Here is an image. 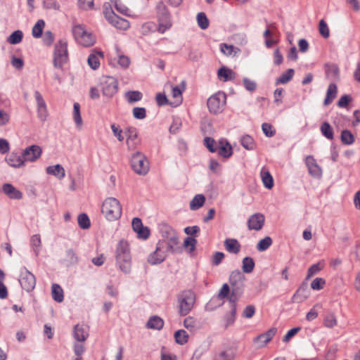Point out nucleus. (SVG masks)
Listing matches in <instances>:
<instances>
[{
    "label": "nucleus",
    "mask_w": 360,
    "mask_h": 360,
    "mask_svg": "<svg viewBox=\"0 0 360 360\" xmlns=\"http://www.w3.org/2000/svg\"><path fill=\"white\" fill-rule=\"evenodd\" d=\"M204 145L211 153H215L217 150V146L214 139L205 137L204 139Z\"/></svg>",
    "instance_id": "5fc2aeb1"
},
{
    "label": "nucleus",
    "mask_w": 360,
    "mask_h": 360,
    "mask_svg": "<svg viewBox=\"0 0 360 360\" xmlns=\"http://www.w3.org/2000/svg\"><path fill=\"white\" fill-rule=\"evenodd\" d=\"M161 233L163 239H167L178 234L172 226L167 224L162 226Z\"/></svg>",
    "instance_id": "09e8293b"
},
{
    "label": "nucleus",
    "mask_w": 360,
    "mask_h": 360,
    "mask_svg": "<svg viewBox=\"0 0 360 360\" xmlns=\"http://www.w3.org/2000/svg\"><path fill=\"white\" fill-rule=\"evenodd\" d=\"M65 262L68 266H74L78 263V257L72 249H69L66 251Z\"/></svg>",
    "instance_id": "e433bc0d"
},
{
    "label": "nucleus",
    "mask_w": 360,
    "mask_h": 360,
    "mask_svg": "<svg viewBox=\"0 0 360 360\" xmlns=\"http://www.w3.org/2000/svg\"><path fill=\"white\" fill-rule=\"evenodd\" d=\"M221 51L226 56H230L231 55H236L240 49L233 45H229L225 43L220 44Z\"/></svg>",
    "instance_id": "58836bf2"
},
{
    "label": "nucleus",
    "mask_w": 360,
    "mask_h": 360,
    "mask_svg": "<svg viewBox=\"0 0 360 360\" xmlns=\"http://www.w3.org/2000/svg\"><path fill=\"white\" fill-rule=\"evenodd\" d=\"M225 257V255L222 252H215L211 259V263L213 266H218L219 265L224 258Z\"/></svg>",
    "instance_id": "e2e57ef3"
},
{
    "label": "nucleus",
    "mask_w": 360,
    "mask_h": 360,
    "mask_svg": "<svg viewBox=\"0 0 360 360\" xmlns=\"http://www.w3.org/2000/svg\"><path fill=\"white\" fill-rule=\"evenodd\" d=\"M106 20L114 27L120 30H127L129 27L127 20L116 15L113 11L104 12Z\"/></svg>",
    "instance_id": "9b49d317"
},
{
    "label": "nucleus",
    "mask_w": 360,
    "mask_h": 360,
    "mask_svg": "<svg viewBox=\"0 0 360 360\" xmlns=\"http://www.w3.org/2000/svg\"><path fill=\"white\" fill-rule=\"evenodd\" d=\"M46 172L49 174L57 176L60 179L64 178L65 175L64 168L59 164L53 166H49L46 168Z\"/></svg>",
    "instance_id": "cd10ccee"
},
{
    "label": "nucleus",
    "mask_w": 360,
    "mask_h": 360,
    "mask_svg": "<svg viewBox=\"0 0 360 360\" xmlns=\"http://www.w3.org/2000/svg\"><path fill=\"white\" fill-rule=\"evenodd\" d=\"M262 129L267 137H272L276 134V130L273 128V126L267 122L262 124Z\"/></svg>",
    "instance_id": "052dcab7"
},
{
    "label": "nucleus",
    "mask_w": 360,
    "mask_h": 360,
    "mask_svg": "<svg viewBox=\"0 0 360 360\" xmlns=\"http://www.w3.org/2000/svg\"><path fill=\"white\" fill-rule=\"evenodd\" d=\"M319 30L321 35L323 38L327 39L329 37V36H330L329 28H328V25L326 22V21L323 19L319 21Z\"/></svg>",
    "instance_id": "6e6d98bb"
},
{
    "label": "nucleus",
    "mask_w": 360,
    "mask_h": 360,
    "mask_svg": "<svg viewBox=\"0 0 360 360\" xmlns=\"http://www.w3.org/2000/svg\"><path fill=\"white\" fill-rule=\"evenodd\" d=\"M1 190L11 199L20 200L22 198V193L11 184H3Z\"/></svg>",
    "instance_id": "a211bd4d"
},
{
    "label": "nucleus",
    "mask_w": 360,
    "mask_h": 360,
    "mask_svg": "<svg viewBox=\"0 0 360 360\" xmlns=\"http://www.w3.org/2000/svg\"><path fill=\"white\" fill-rule=\"evenodd\" d=\"M224 245L226 250L231 254L237 255L241 249L240 243L236 238H226L224 242Z\"/></svg>",
    "instance_id": "aec40b11"
},
{
    "label": "nucleus",
    "mask_w": 360,
    "mask_h": 360,
    "mask_svg": "<svg viewBox=\"0 0 360 360\" xmlns=\"http://www.w3.org/2000/svg\"><path fill=\"white\" fill-rule=\"evenodd\" d=\"M272 244V239L269 236H266L264 238L259 240L257 245V249L258 251H265Z\"/></svg>",
    "instance_id": "8fccbe9b"
},
{
    "label": "nucleus",
    "mask_w": 360,
    "mask_h": 360,
    "mask_svg": "<svg viewBox=\"0 0 360 360\" xmlns=\"http://www.w3.org/2000/svg\"><path fill=\"white\" fill-rule=\"evenodd\" d=\"M261 175L264 186L266 188L271 189L274 186V179L269 172L262 171Z\"/></svg>",
    "instance_id": "37998d69"
},
{
    "label": "nucleus",
    "mask_w": 360,
    "mask_h": 360,
    "mask_svg": "<svg viewBox=\"0 0 360 360\" xmlns=\"http://www.w3.org/2000/svg\"><path fill=\"white\" fill-rule=\"evenodd\" d=\"M30 244L33 248L35 255L38 256L41 244L40 235L35 234L32 236L30 239Z\"/></svg>",
    "instance_id": "a18cd8bd"
},
{
    "label": "nucleus",
    "mask_w": 360,
    "mask_h": 360,
    "mask_svg": "<svg viewBox=\"0 0 360 360\" xmlns=\"http://www.w3.org/2000/svg\"><path fill=\"white\" fill-rule=\"evenodd\" d=\"M184 87L183 89H181L179 86H175L172 87V97L176 99L175 105L177 106L180 105L182 102V91L184 90Z\"/></svg>",
    "instance_id": "603ef678"
},
{
    "label": "nucleus",
    "mask_w": 360,
    "mask_h": 360,
    "mask_svg": "<svg viewBox=\"0 0 360 360\" xmlns=\"http://www.w3.org/2000/svg\"><path fill=\"white\" fill-rule=\"evenodd\" d=\"M340 139L342 143L345 145H351L355 141L354 135L347 129L342 131Z\"/></svg>",
    "instance_id": "ea45409f"
},
{
    "label": "nucleus",
    "mask_w": 360,
    "mask_h": 360,
    "mask_svg": "<svg viewBox=\"0 0 360 360\" xmlns=\"http://www.w3.org/2000/svg\"><path fill=\"white\" fill-rule=\"evenodd\" d=\"M72 335L77 342H84L89 337V331L84 326L77 324L74 326Z\"/></svg>",
    "instance_id": "6ab92c4d"
},
{
    "label": "nucleus",
    "mask_w": 360,
    "mask_h": 360,
    "mask_svg": "<svg viewBox=\"0 0 360 360\" xmlns=\"http://www.w3.org/2000/svg\"><path fill=\"white\" fill-rule=\"evenodd\" d=\"M87 62H88L89 65L93 70H96L100 66V61H99L97 54H96V53H91L88 57Z\"/></svg>",
    "instance_id": "4d7b16f0"
},
{
    "label": "nucleus",
    "mask_w": 360,
    "mask_h": 360,
    "mask_svg": "<svg viewBox=\"0 0 360 360\" xmlns=\"http://www.w3.org/2000/svg\"><path fill=\"white\" fill-rule=\"evenodd\" d=\"M68 60V43L65 40L60 39L55 45L53 53V65L58 68H62Z\"/></svg>",
    "instance_id": "39448f33"
},
{
    "label": "nucleus",
    "mask_w": 360,
    "mask_h": 360,
    "mask_svg": "<svg viewBox=\"0 0 360 360\" xmlns=\"http://www.w3.org/2000/svg\"><path fill=\"white\" fill-rule=\"evenodd\" d=\"M196 325L197 321L193 316H188L184 321V327L191 331L195 330Z\"/></svg>",
    "instance_id": "bf43d9fd"
},
{
    "label": "nucleus",
    "mask_w": 360,
    "mask_h": 360,
    "mask_svg": "<svg viewBox=\"0 0 360 360\" xmlns=\"http://www.w3.org/2000/svg\"><path fill=\"white\" fill-rule=\"evenodd\" d=\"M226 96L224 92L219 91L210 96L207 102L209 111L212 114L222 112L226 104Z\"/></svg>",
    "instance_id": "0eeeda50"
},
{
    "label": "nucleus",
    "mask_w": 360,
    "mask_h": 360,
    "mask_svg": "<svg viewBox=\"0 0 360 360\" xmlns=\"http://www.w3.org/2000/svg\"><path fill=\"white\" fill-rule=\"evenodd\" d=\"M165 240L167 245V250L170 253L181 252L182 251V248L179 245V239L178 234Z\"/></svg>",
    "instance_id": "412c9836"
},
{
    "label": "nucleus",
    "mask_w": 360,
    "mask_h": 360,
    "mask_svg": "<svg viewBox=\"0 0 360 360\" xmlns=\"http://www.w3.org/2000/svg\"><path fill=\"white\" fill-rule=\"evenodd\" d=\"M73 117L76 125L80 127L82 125V119L80 114V105L78 103L73 105Z\"/></svg>",
    "instance_id": "de8ad7c7"
},
{
    "label": "nucleus",
    "mask_w": 360,
    "mask_h": 360,
    "mask_svg": "<svg viewBox=\"0 0 360 360\" xmlns=\"http://www.w3.org/2000/svg\"><path fill=\"white\" fill-rule=\"evenodd\" d=\"M265 217L261 213H255L250 216L247 221L248 228L249 230L259 231L264 224Z\"/></svg>",
    "instance_id": "ddd939ff"
},
{
    "label": "nucleus",
    "mask_w": 360,
    "mask_h": 360,
    "mask_svg": "<svg viewBox=\"0 0 360 360\" xmlns=\"http://www.w3.org/2000/svg\"><path fill=\"white\" fill-rule=\"evenodd\" d=\"M45 22L43 20H39L32 27V34L34 38H39L43 33Z\"/></svg>",
    "instance_id": "c03bdc74"
},
{
    "label": "nucleus",
    "mask_w": 360,
    "mask_h": 360,
    "mask_svg": "<svg viewBox=\"0 0 360 360\" xmlns=\"http://www.w3.org/2000/svg\"><path fill=\"white\" fill-rule=\"evenodd\" d=\"M34 97L37 104V114L38 117L42 121H45L48 115L47 108L45 101L44 100L41 94L35 91Z\"/></svg>",
    "instance_id": "f3484780"
},
{
    "label": "nucleus",
    "mask_w": 360,
    "mask_h": 360,
    "mask_svg": "<svg viewBox=\"0 0 360 360\" xmlns=\"http://www.w3.org/2000/svg\"><path fill=\"white\" fill-rule=\"evenodd\" d=\"M6 161L9 165L13 167H20L24 165V160L22 158V155H18L17 153H12Z\"/></svg>",
    "instance_id": "c85d7f7f"
},
{
    "label": "nucleus",
    "mask_w": 360,
    "mask_h": 360,
    "mask_svg": "<svg viewBox=\"0 0 360 360\" xmlns=\"http://www.w3.org/2000/svg\"><path fill=\"white\" fill-rule=\"evenodd\" d=\"M131 166L134 172L139 175H146L149 170V162L140 152H136L131 156Z\"/></svg>",
    "instance_id": "423d86ee"
},
{
    "label": "nucleus",
    "mask_w": 360,
    "mask_h": 360,
    "mask_svg": "<svg viewBox=\"0 0 360 360\" xmlns=\"http://www.w3.org/2000/svg\"><path fill=\"white\" fill-rule=\"evenodd\" d=\"M205 202V197L202 194H197L190 202V209L197 210L203 206Z\"/></svg>",
    "instance_id": "7c9ffc66"
},
{
    "label": "nucleus",
    "mask_w": 360,
    "mask_h": 360,
    "mask_svg": "<svg viewBox=\"0 0 360 360\" xmlns=\"http://www.w3.org/2000/svg\"><path fill=\"white\" fill-rule=\"evenodd\" d=\"M295 71L293 69L290 68L287 70L285 72H283L279 77H278L276 79V84H286L288 82H290L293 75H294Z\"/></svg>",
    "instance_id": "c9c22d12"
},
{
    "label": "nucleus",
    "mask_w": 360,
    "mask_h": 360,
    "mask_svg": "<svg viewBox=\"0 0 360 360\" xmlns=\"http://www.w3.org/2000/svg\"><path fill=\"white\" fill-rule=\"evenodd\" d=\"M115 259L120 270L124 274H129L131 268V257L129 245L127 240H120L117 243Z\"/></svg>",
    "instance_id": "f257e3e1"
},
{
    "label": "nucleus",
    "mask_w": 360,
    "mask_h": 360,
    "mask_svg": "<svg viewBox=\"0 0 360 360\" xmlns=\"http://www.w3.org/2000/svg\"><path fill=\"white\" fill-rule=\"evenodd\" d=\"M220 146L217 147V152L219 156L224 158H229L233 155V148L228 141L219 142Z\"/></svg>",
    "instance_id": "4be33fe9"
},
{
    "label": "nucleus",
    "mask_w": 360,
    "mask_h": 360,
    "mask_svg": "<svg viewBox=\"0 0 360 360\" xmlns=\"http://www.w3.org/2000/svg\"><path fill=\"white\" fill-rule=\"evenodd\" d=\"M245 278V276L240 270H234L231 271L229 280L230 285H233L237 283H244Z\"/></svg>",
    "instance_id": "473e14b6"
},
{
    "label": "nucleus",
    "mask_w": 360,
    "mask_h": 360,
    "mask_svg": "<svg viewBox=\"0 0 360 360\" xmlns=\"http://www.w3.org/2000/svg\"><path fill=\"white\" fill-rule=\"evenodd\" d=\"M231 292V288L227 283L223 284L221 286L217 298L220 300H224V298L228 297Z\"/></svg>",
    "instance_id": "680f3d73"
},
{
    "label": "nucleus",
    "mask_w": 360,
    "mask_h": 360,
    "mask_svg": "<svg viewBox=\"0 0 360 360\" xmlns=\"http://www.w3.org/2000/svg\"><path fill=\"white\" fill-rule=\"evenodd\" d=\"M124 96L129 103H134L142 99L143 94L139 91H128Z\"/></svg>",
    "instance_id": "f704fd0d"
},
{
    "label": "nucleus",
    "mask_w": 360,
    "mask_h": 360,
    "mask_svg": "<svg viewBox=\"0 0 360 360\" xmlns=\"http://www.w3.org/2000/svg\"><path fill=\"white\" fill-rule=\"evenodd\" d=\"M182 125L181 120L179 117H173V121L169 127V131L171 134H176Z\"/></svg>",
    "instance_id": "13d9d810"
},
{
    "label": "nucleus",
    "mask_w": 360,
    "mask_h": 360,
    "mask_svg": "<svg viewBox=\"0 0 360 360\" xmlns=\"http://www.w3.org/2000/svg\"><path fill=\"white\" fill-rule=\"evenodd\" d=\"M127 136V145L129 150H134L140 143V140L138 138L137 130L135 127H128L125 131Z\"/></svg>",
    "instance_id": "dca6fc26"
},
{
    "label": "nucleus",
    "mask_w": 360,
    "mask_h": 360,
    "mask_svg": "<svg viewBox=\"0 0 360 360\" xmlns=\"http://www.w3.org/2000/svg\"><path fill=\"white\" fill-rule=\"evenodd\" d=\"M101 212L109 221H115L122 215V206L115 198H108L103 202Z\"/></svg>",
    "instance_id": "f03ea898"
},
{
    "label": "nucleus",
    "mask_w": 360,
    "mask_h": 360,
    "mask_svg": "<svg viewBox=\"0 0 360 360\" xmlns=\"http://www.w3.org/2000/svg\"><path fill=\"white\" fill-rule=\"evenodd\" d=\"M234 355L228 354L226 351H221L216 354L212 360H233Z\"/></svg>",
    "instance_id": "774afa93"
},
{
    "label": "nucleus",
    "mask_w": 360,
    "mask_h": 360,
    "mask_svg": "<svg viewBox=\"0 0 360 360\" xmlns=\"http://www.w3.org/2000/svg\"><path fill=\"white\" fill-rule=\"evenodd\" d=\"M321 134L328 140L334 139V131L331 125L328 122H324L320 127Z\"/></svg>",
    "instance_id": "2f4dec72"
},
{
    "label": "nucleus",
    "mask_w": 360,
    "mask_h": 360,
    "mask_svg": "<svg viewBox=\"0 0 360 360\" xmlns=\"http://www.w3.org/2000/svg\"><path fill=\"white\" fill-rule=\"evenodd\" d=\"M198 25L202 30H206L209 27V20L203 12L197 15Z\"/></svg>",
    "instance_id": "3c124183"
},
{
    "label": "nucleus",
    "mask_w": 360,
    "mask_h": 360,
    "mask_svg": "<svg viewBox=\"0 0 360 360\" xmlns=\"http://www.w3.org/2000/svg\"><path fill=\"white\" fill-rule=\"evenodd\" d=\"M101 89L104 96L112 98L118 90V82L112 77H103L101 82Z\"/></svg>",
    "instance_id": "9d476101"
},
{
    "label": "nucleus",
    "mask_w": 360,
    "mask_h": 360,
    "mask_svg": "<svg viewBox=\"0 0 360 360\" xmlns=\"http://www.w3.org/2000/svg\"><path fill=\"white\" fill-rule=\"evenodd\" d=\"M78 224L82 229H87L91 226L90 219L85 213L79 214L77 217Z\"/></svg>",
    "instance_id": "49530a36"
},
{
    "label": "nucleus",
    "mask_w": 360,
    "mask_h": 360,
    "mask_svg": "<svg viewBox=\"0 0 360 360\" xmlns=\"http://www.w3.org/2000/svg\"><path fill=\"white\" fill-rule=\"evenodd\" d=\"M155 9L158 21V30L160 33H164L172 25L171 14L166 5L162 1L157 4Z\"/></svg>",
    "instance_id": "20e7f679"
},
{
    "label": "nucleus",
    "mask_w": 360,
    "mask_h": 360,
    "mask_svg": "<svg viewBox=\"0 0 360 360\" xmlns=\"http://www.w3.org/2000/svg\"><path fill=\"white\" fill-rule=\"evenodd\" d=\"M72 34L75 40L84 46H90L94 43V38L91 33L87 32L80 25L72 28Z\"/></svg>",
    "instance_id": "6e6552de"
},
{
    "label": "nucleus",
    "mask_w": 360,
    "mask_h": 360,
    "mask_svg": "<svg viewBox=\"0 0 360 360\" xmlns=\"http://www.w3.org/2000/svg\"><path fill=\"white\" fill-rule=\"evenodd\" d=\"M19 283L22 289L30 292H32L36 285V278L26 267L20 269Z\"/></svg>",
    "instance_id": "1a4fd4ad"
},
{
    "label": "nucleus",
    "mask_w": 360,
    "mask_h": 360,
    "mask_svg": "<svg viewBox=\"0 0 360 360\" xmlns=\"http://www.w3.org/2000/svg\"><path fill=\"white\" fill-rule=\"evenodd\" d=\"M326 281L322 278H316L311 283V288L315 290H319L323 288Z\"/></svg>",
    "instance_id": "69168bd1"
},
{
    "label": "nucleus",
    "mask_w": 360,
    "mask_h": 360,
    "mask_svg": "<svg viewBox=\"0 0 360 360\" xmlns=\"http://www.w3.org/2000/svg\"><path fill=\"white\" fill-rule=\"evenodd\" d=\"M235 72L226 67H222L219 69L217 76L220 79L224 82L231 81L235 79Z\"/></svg>",
    "instance_id": "b1692460"
},
{
    "label": "nucleus",
    "mask_w": 360,
    "mask_h": 360,
    "mask_svg": "<svg viewBox=\"0 0 360 360\" xmlns=\"http://www.w3.org/2000/svg\"><path fill=\"white\" fill-rule=\"evenodd\" d=\"M197 244V240L193 237H187L185 238L184 242V246L186 248H189V252H191L195 250V245Z\"/></svg>",
    "instance_id": "338daca9"
},
{
    "label": "nucleus",
    "mask_w": 360,
    "mask_h": 360,
    "mask_svg": "<svg viewBox=\"0 0 360 360\" xmlns=\"http://www.w3.org/2000/svg\"><path fill=\"white\" fill-rule=\"evenodd\" d=\"M326 75L332 80L339 79L340 70L336 64L326 65Z\"/></svg>",
    "instance_id": "393cba45"
},
{
    "label": "nucleus",
    "mask_w": 360,
    "mask_h": 360,
    "mask_svg": "<svg viewBox=\"0 0 360 360\" xmlns=\"http://www.w3.org/2000/svg\"><path fill=\"white\" fill-rule=\"evenodd\" d=\"M310 295V291L308 288V283L306 281H303L296 292L292 297V302L301 303L306 300Z\"/></svg>",
    "instance_id": "2eb2a0df"
},
{
    "label": "nucleus",
    "mask_w": 360,
    "mask_h": 360,
    "mask_svg": "<svg viewBox=\"0 0 360 360\" xmlns=\"http://www.w3.org/2000/svg\"><path fill=\"white\" fill-rule=\"evenodd\" d=\"M164 326V321L158 316H152L146 323V328L158 330H161Z\"/></svg>",
    "instance_id": "5701e85b"
},
{
    "label": "nucleus",
    "mask_w": 360,
    "mask_h": 360,
    "mask_svg": "<svg viewBox=\"0 0 360 360\" xmlns=\"http://www.w3.org/2000/svg\"><path fill=\"white\" fill-rule=\"evenodd\" d=\"M255 263L254 259L250 257H245L242 261V270L243 273L250 274L254 270Z\"/></svg>",
    "instance_id": "72a5a7b5"
},
{
    "label": "nucleus",
    "mask_w": 360,
    "mask_h": 360,
    "mask_svg": "<svg viewBox=\"0 0 360 360\" xmlns=\"http://www.w3.org/2000/svg\"><path fill=\"white\" fill-rule=\"evenodd\" d=\"M324 326L327 328H333L337 325L336 316L333 313H328L324 319Z\"/></svg>",
    "instance_id": "864d4df0"
},
{
    "label": "nucleus",
    "mask_w": 360,
    "mask_h": 360,
    "mask_svg": "<svg viewBox=\"0 0 360 360\" xmlns=\"http://www.w3.org/2000/svg\"><path fill=\"white\" fill-rule=\"evenodd\" d=\"M240 143L243 148L247 150H253L255 148V142L252 136L249 135H244L240 139Z\"/></svg>",
    "instance_id": "a19ab883"
},
{
    "label": "nucleus",
    "mask_w": 360,
    "mask_h": 360,
    "mask_svg": "<svg viewBox=\"0 0 360 360\" xmlns=\"http://www.w3.org/2000/svg\"><path fill=\"white\" fill-rule=\"evenodd\" d=\"M51 295L53 299L57 302H61L63 301L64 295L63 290L60 285L53 283L51 286Z\"/></svg>",
    "instance_id": "c756f323"
},
{
    "label": "nucleus",
    "mask_w": 360,
    "mask_h": 360,
    "mask_svg": "<svg viewBox=\"0 0 360 360\" xmlns=\"http://www.w3.org/2000/svg\"><path fill=\"white\" fill-rule=\"evenodd\" d=\"M174 339L177 344L183 345L188 340V335L184 330H178L174 333Z\"/></svg>",
    "instance_id": "4c0bfd02"
},
{
    "label": "nucleus",
    "mask_w": 360,
    "mask_h": 360,
    "mask_svg": "<svg viewBox=\"0 0 360 360\" xmlns=\"http://www.w3.org/2000/svg\"><path fill=\"white\" fill-rule=\"evenodd\" d=\"M41 153L42 150L39 146L32 145L26 148L21 155L24 162H34L41 156Z\"/></svg>",
    "instance_id": "f8f14e48"
},
{
    "label": "nucleus",
    "mask_w": 360,
    "mask_h": 360,
    "mask_svg": "<svg viewBox=\"0 0 360 360\" xmlns=\"http://www.w3.org/2000/svg\"><path fill=\"white\" fill-rule=\"evenodd\" d=\"M43 6L46 9H53L58 11L60 4L56 0H43Z\"/></svg>",
    "instance_id": "0e129e2a"
},
{
    "label": "nucleus",
    "mask_w": 360,
    "mask_h": 360,
    "mask_svg": "<svg viewBox=\"0 0 360 360\" xmlns=\"http://www.w3.org/2000/svg\"><path fill=\"white\" fill-rule=\"evenodd\" d=\"M23 33L20 30H15L7 38V42L10 44H18L22 41Z\"/></svg>",
    "instance_id": "79ce46f5"
},
{
    "label": "nucleus",
    "mask_w": 360,
    "mask_h": 360,
    "mask_svg": "<svg viewBox=\"0 0 360 360\" xmlns=\"http://www.w3.org/2000/svg\"><path fill=\"white\" fill-rule=\"evenodd\" d=\"M338 93V87L335 83H330L328 87L326 96L324 100V105H330L336 98Z\"/></svg>",
    "instance_id": "a878e982"
},
{
    "label": "nucleus",
    "mask_w": 360,
    "mask_h": 360,
    "mask_svg": "<svg viewBox=\"0 0 360 360\" xmlns=\"http://www.w3.org/2000/svg\"><path fill=\"white\" fill-rule=\"evenodd\" d=\"M166 257V254L157 251V248H155V250L148 256V262L152 265L159 264L162 263Z\"/></svg>",
    "instance_id": "bb28decb"
},
{
    "label": "nucleus",
    "mask_w": 360,
    "mask_h": 360,
    "mask_svg": "<svg viewBox=\"0 0 360 360\" xmlns=\"http://www.w3.org/2000/svg\"><path fill=\"white\" fill-rule=\"evenodd\" d=\"M179 314L181 316L188 315L193 309L195 302V294L191 290H185L177 296Z\"/></svg>",
    "instance_id": "7ed1b4c3"
},
{
    "label": "nucleus",
    "mask_w": 360,
    "mask_h": 360,
    "mask_svg": "<svg viewBox=\"0 0 360 360\" xmlns=\"http://www.w3.org/2000/svg\"><path fill=\"white\" fill-rule=\"evenodd\" d=\"M305 163L311 176L316 179H320L321 177L322 169L312 155L307 156Z\"/></svg>",
    "instance_id": "4468645a"
}]
</instances>
